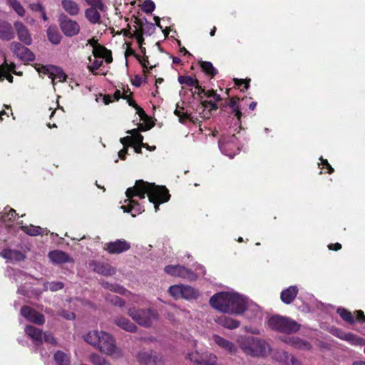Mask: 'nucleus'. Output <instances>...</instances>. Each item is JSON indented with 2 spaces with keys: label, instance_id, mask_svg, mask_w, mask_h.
<instances>
[{
  "label": "nucleus",
  "instance_id": "nucleus-1",
  "mask_svg": "<svg viewBox=\"0 0 365 365\" xmlns=\"http://www.w3.org/2000/svg\"><path fill=\"white\" fill-rule=\"evenodd\" d=\"M83 339L100 352L114 359H118L123 356V351L117 346L113 336L106 331L92 330L86 334Z\"/></svg>",
  "mask_w": 365,
  "mask_h": 365
},
{
  "label": "nucleus",
  "instance_id": "nucleus-2",
  "mask_svg": "<svg viewBox=\"0 0 365 365\" xmlns=\"http://www.w3.org/2000/svg\"><path fill=\"white\" fill-rule=\"evenodd\" d=\"M148 182L143 180H138L135 182V185L128 187L125 192L127 199L125 200L124 205L121 206V208L125 212H130L133 217L136 216L144 212L143 207L135 200L134 197H138L140 199H144L145 195L148 192Z\"/></svg>",
  "mask_w": 365,
  "mask_h": 365
},
{
  "label": "nucleus",
  "instance_id": "nucleus-3",
  "mask_svg": "<svg viewBox=\"0 0 365 365\" xmlns=\"http://www.w3.org/2000/svg\"><path fill=\"white\" fill-rule=\"evenodd\" d=\"M210 304L214 309L222 312L240 314L249 310L256 312L259 310L256 304L247 305L245 298H210Z\"/></svg>",
  "mask_w": 365,
  "mask_h": 365
},
{
  "label": "nucleus",
  "instance_id": "nucleus-4",
  "mask_svg": "<svg viewBox=\"0 0 365 365\" xmlns=\"http://www.w3.org/2000/svg\"><path fill=\"white\" fill-rule=\"evenodd\" d=\"M24 331L31 339L34 344V351L38 352L42 359H47L49 356V354L47 352L43 353L41 344L43 339V341L46 343L51 344L52 345H56L57 341L52 335V334L49 331H46L44 333L40 329L34 327L31 325H27Z\"/></svg>",
  "mask_w": 365,
  "mask_h": 365
},
{
  "label": "nucleus",
  "instance_id": "nucleus-5",
  "mask_svg": "<svg viewBox=\"0 0 365 365\" xmlns=\"http://www.w3.org/2000/svg\"><path fill=\"white\" fill-rule=\"evenodd\" d=\"M238 343L245 353L252 356H265L271 351L268 344L257 338L241 337Z\"/></svg>",
  "mask_w": 365,
  "mask_h": 365
},
{
  "label": "nucleus",
  "instance_id": "nucleus-6",
  "mask_svg": "<svg viewBox=\"0 0 365 365\" xmlns=\"http://www.w3.org/2000/svg\"><path fill=\"white\" fill-rule=\"evenodd\" d=\"M148 195L149 201L154 205L155 210H159L160 204L169 201L170 195L165 186L156 185L154 183L148 182Z\"/></svg>",
  "mask_w": 365,
  "mask_h": 365
},
{
  "label": "nucleus",
  "instance_id": "nucleus-7",
  "mask_svg": "<svg viewBox=\"0 0 365 365\" xmlns=\"http://www.w3.org/2000/svg\"><path fill=\"white\" fill-rule=\"evenodd\" d=\"M128 314L139 325L145 327H152L158 319L157 312L150 309L136 310L134 308H130Z\"/></svg>",
  "mask_w": 365,
  "mask_h": 365
},
{
  "label": "nucleus",
  "instance_id": "nucleus-8",
  "mask_svg": "<svg viewBox=\"0 0 365 365\" xmlns=\"http://www.w3.org/2000/svg\"><path fill=\"white\" fill-rule=\"evenodd\" d=\"M220 150L230 158H233L240 150L241 144L236 135H226L218 140Z\"/></svg>",
  "mask_w": 365,
  "mask_h": 365
},
{
  "label": "nucleus",
  "instance_id": "nucleus-9",
  "mask_svg": "<svg viewBox=\"0 0 365 365\" xmlns=\"http://www.w3.org/2000/svg\"><path fill=\"white\" fill-rule=\"evenodd\" d=\"M59 27L63 34L67 37H73L78 35L81 31L79 24L67 15L62 13L58 16Z\"/></svg>",
  "mask_w": 365,
  "mask_h": 365
},
{
  "label": "nucleus",
  "instance_id": "nucleus-10",
  "mask_svg": "<svg viewBox=\"0 0 365 365\" xmlns=\"http://www.w3.org/2000/svg\"><path fill=\"white\" fill-rule=\"evenodd\" d=\"M9 48L17 58L23 61H34L35 60L34 53L20 42H11Z\"/></svg>",
  "mask_w": 365,
  "mask_h": 365
},
{
  "label": "nucleus",
  "instance_id": "nucleus-11",
  "mask_svg": "<svg viewBox=\"0 0 365 365\" xmlns=\"http://www.w3.org/2000/svg\"><path fill=\"white\" fill-rule=\"evenodd\" d=\"M187 358L197 365H215L217 359L212 354H200L197 350L188 352Z\"/></svg>",
  "mask_w": 365,
  "mask_h": 365
},
{
  "label": "nucleus",
  "instance_id": "nucleus-12",
  "mask_svg": "<svg viewBox=\"0 0 365 365\" xmlns=\"http://www.w3.org/2000/svg\"><path fill=\"white\" fill-rule=\"evenodd\" d=\"M130 244L124 239L117 240L104 245L103 249L110 255H118L130 249Z\"/></svg>",
  "mask_w": 365,
  "mask_h": 365
},
{
  "label": "nucleus",
  "instance_id": "nucleus-13",
  "mask_svg": "<svg viewBox=\"0 0 365 365\" xmlns=\"http://www.w3.org/2000/svg\"><path fill=\"white\" fill-rule=\"evenodd\" d=\"M15 34L16 33L20 43L26 46H30L32 43V37L29 29L20 21H16L14 23Z\"/></svg>",
  "mask_w": 365,
  "mask_h": 365
},
{
  "label": "nucleus",
  "instance_id": "nucleus-14",
  "mask_svg": "<svg viewBox=\"0 0 365 365\" xmlns=\"http://www.w3.org/2000/svg\"><path fill=\"white\" fill-rule=\"evenodd\" d=\"M21 315L26 320L34 324L41 325L45 322L43 315L37 312L35 309L28 305L23 306L20 310Z\"/></svg>",
  "mask_w": 365,
  "mask_h": 365
},
{
  "label": "nucleus",
  "instance_id": "nucleus-15",
  "mask_svg": "<svg viewBox=\"0 0 365 365\" xmlns=\"http://www.w3.org/2000/svg\"><path fill=\"white\" fill-rule=\"evenodd\" d=\"M331 333L339 339L346 341L352 345L365 344V340L364 339L360 338L354 334L344 332L339 329L332 328L331 329Z\"/></svg>",
  "mask_w": 365,
  "mask_h": 365
},
{
  "label": "nucleus",
  "instance_id": "nucleus-16",
  "mask_svg": "<svg viewBox=\"0 0 365 365\" xmlns=\"http://www.w3.org/2000/svg\"><path fill=\"white\" fill-rule=\"evenodd\" d=\"M336 312L344 322L350 324H353L355 323V318L359 321H365V315L364 312L361 310H358L354 312V313H351V312L348 311L344 308L339 307L337 309Z\"/></svg>",
  "mask_w": 365,
  "mask_h": 365
},
{
  "label": "nucleus",
  "instance_id": "nucleus-17",
  "mask_svg": "<svg viewBox=\"0 0 365 365\" xmlns=\"http://www.w3.org/2000/svg\"><path fill=\"white\" fill-rule=\"evenodd\" d=\"M90 266L93 267V269L96 273L103 276H113L116 273L115 267L108 262L92 261L90 263Z\"/></svg>",
  "mask_w": 365,
  "mask_h": 365
},
{
  "label": "nucleus",
  "instance_id": "nucleus-18",
  "mask_svg": "<svg viewBox=\"0 0 365 365\" xmlns=\"http://www.w3.org/2000/svg\"><path fill=\"white\" fill-rule=\"evenodd\" d=\"M138 361L144 365H162L163 357L153 352L142 351L138 354Z\"/></svg>",
  "mask_w": 365,
  "mask_h": 365
},
{
  "label": "nucleus",
  "instance_id": "nucleus-19",
  "mask_svg": "<svg viewBox=\"0 0 365 365\" xmlns=\"http://www.w3.org/2000/svg\"><path fill=\"white\" fill-rule=\"evenodd\" d=\"M164 270L167 274L174 277L190 278L195 275L194 272L192 270L179 264L167 265L165 267Z\"/></svg>",
  "mask_w": 365,
  "mask_h": 365
},
{
  "label": "nucleus",
  "instance_id": "nucleus-20",
  "mask_svg": "<svg viewBox=\"0 0 365 365\" xmlns=\"http://www.w3.org/2000/svg\"><path fill=\"white\" fill-rule=\"evenodd\" d=\"M168 292L171 297H197L195 289L189 286L173 285L169 287Z\"/></svg>",
  "mask_w": 365,
  "mask_h": 365
},
{
  "label": "nucleus",
  "instance_id": "nucleus-21",
  "mask_svg": "<svg viewBox=\"0 0 365 365\" xmlns=\"http://www.w3.org/2000/svg\"><path fill=\"white\" fill-rule=\"evenodd\" d=\"M14 26L4 19H0V39L4 41H10L15 37Z\"/></svg>",
  "mask_w": 365,
  "mask_h": 365
},
{
  "label": "nucleus",
  "instance_id": "nucleus-22",
  "mask_svg": "<svg viewBox=\"0 0 365 365\" xmlns=\"http://www.w3.org/2000/svg\"><path fill=\"white\" fill-rule=\"evenodd\" d=\"M240 101V98L237 97H232L229 102L222 103L221 104V109L224 110L227 107H229L230 109V113H232L238 120L239 122H240L241 117L242 115V112L238 106V101Z\"/></svg>",
  "mask_w": 365,
  "mask_h": 365
},
{
  "label": "nucleus",
  "instance_id": "nucleus-23",
  "mask_svg": "<svg viewBox=\"0 0 365 365\" xmlns=\"http://www.w3.org/2000/svg\"><path fill=\"white\" fill-rule=\"evenodd\" d=\"M272 357L284 365H299V361L292 356H289L286 351H276Z\"/></svg>",
  "mask_w": 365,
  "mask_h": 365
},
{
  "label": "nucleus",
  "instance_id": "nucleus-24",
  "mask_svg": "<svg viewBox=\"0 0 365 365\" xmlns=\"http://www.w3.org/2000/svg\"><path fill=\"white\" fill-rule=\"evenodd\" d=\"M48 256L54 264H63L71 261L70 256L66 252L61 250L51 251Z\"/></svg>",
  "mask_w": 365,
  "mask_h": 365
},
{
  "label": "nucleus",
  "instance_id": "nucleus-25",
  "mask_svg": "<svg viewBox=\"0 0 365 365\" xmlns=\"http://www.w3.org/2000/svg\"><path fill=\"white\" fill-rule=\"evenodd\" d=\"M200 108L202 110V112H200V117L208 118L211 111L217 110L219 106L212 101H201Z\"/></svg>",
  "mask_w": 365,
  "mask_h": 365
},
{
  "label": "nucleus",
  "instance_id": "nucleus-26",
  "mask_svg": "<svg viewBox=\"0 0 365 365\" xmlns=\"http://www.w3.org/2000/svg\"><path fill=\"white\" fill-rule=\"evenodd\" d=\"M61 6L70 16H76L80 12L79 5L73 0H62Z\"/></svg>",
  "mask_w": 365,
  "mask_h": 365
},
{
  "label": "nucleus",
  "instance_id": "nucleus-27",
  "mask_svg": "<svg viewBox=\"0 0 365 365\" xmlns=\"http://www.w3.org/2000/svg\"><path fill=\"white\" fill-rule=\"evenodd\" d=\"M98 8L89 7L85 10V17L92 24H99L101 16Z\"/></svg>",
  "mask_w": 365,
  "mask_h": 365
},
{
  "label": "nucleus",
  "instance_id": "nucleus-28",
  "mask_svg": "<svg viewBox=\"0 0 365 365\" xmlns=\"http://www.w3.org/2000/svg\"><path fill=\"white\" fill-rule=\"evenodd\" d=\"M0 256L4 259L16 261H21L25 258V256L20 251L11 249H4L1 251Z\"/></svg>",
  "mask_w": 365,
  "mask_h": 365
},
{
  "label": "nucleus",
  "instance_id": "nucleus-29",
  "mask_svg": "<svg viewBox=\"0 0 365 365\" xmlns=\"http://www.w3.org/2000/svg\"><path fill=\"white\" fill-rule=\"evenodd\" d=\"M46 33H47L48 39L51 43H53L54 45H58L61 43L62 36H61V34L59 33L56 26H49L47 29Z\"/></svg>",
  "mask_w": 365,
  "mask_h": 365
},
{
  "label": "nucleus",
  "instance_id": "nucleus-30",
  "mask_svg": "<svg viewBox=\"0 0 365 365\" xmlns=\"http://www.w3.org/2000/svg\"><path fill=\"white\" fill-rule=\"evenodd\" d=\"M212 340L220 348L227 351L233 352L235 350V347L232 343L218 335H214L212 336Z\"/></svg>",
  "mask_w": 365,
  "mask_h": 365
},
{
  "label": "nucleus",
  "instance_id": "nucleus-31",
  "mask_svg": "<svg viewBox=\"0 0 365 365\" xmlns=\"http://www.w3.org/2000/svg\"><path fill=\"white\" fill-rule=\"evenodd\" d=\"M19 224L21 225V230L30 236H37L43 234V229L39 226L33 225H23V221L19 222Z\"/></svg>",
  "mask_w": 365,
  "mask_h": 365
},
{
  "label": "nucleus",
  "instance_id": "nucleus-32",
  "mask_svg": "<svg viewBox=\"0 0 365 365\" xmlns=\"http://www.w3.org/2000/svg\"><path fill=\"white\" fill-rule=\"evenodd\" d=\"M199 64L202 71L207 76L213 78L217 73V69L210 61H199Z\"/></svg>",
  "mask_w": 365,
  "mask_h": 365
},
{
  "label": "nucleus",
  "instance_id": "nucleus-33",
  "mask_svg": "<svg viewBox=\"0 0 365 365\" xmlns=\"http://www.w3.org/2000/svg\"><path fill=\"white\" fill-rule=\"evenodd\" d=\"M283 323H286V317L281 316L272 317L268 321L269 327L279 331H282Z\"/></svg>",
  "mask_w": 365,
  "mask_h": 365
},
{
  "label": "nucleus",
  "instance_id": "nucleus-34",
  "mask_svg": "<svg viewBox=\"0 0 365 365\" xmlns=\"http://www.w3.org/2000/svg\"><path fill=\"white\" fill-rule=\"evenodd\" d=\"M285 342L299 349H309L310 348V344L307 341L295 336L287 338Z\"/></svg>",
  "mask_w": 365,
  "mask_h": 365
},
{
  "label": "nucleus",
  "instance_id": "nucleus-35",
  "mask_svg": "<svg viewBox=\"0 0 365 365\" xmlns=\"http://www.w3.org/2000/svg\"><path fill=\"white\" fill-rule=\"evenodd\" d=\"M300 325L298 323L286 317V323H283L281 332L290 334L298 331Z\"/></svg>",
  "mask_w": 365,
  "mask_h": 365
},
{
  "label": "nucleus",
  "instance_id": "nucleus-36",
  "mask_svg": "<svg viewBox=\"0 0 365 365\" xmlns=\"http://www.w3.org/2000/svg\"><path fill=\"white\" fill-rule=\"evenodd\" d=\"M115 323L126 331L133 332L136 330V326L126 318H118L115 320Z\"/></svg>",
  "mask_w": 365,
  "mask_h": 365
},
{
  "label": "nucleus",
  "instance_id": "nucleus-37",
  "mask_svg": "<svg viewBox=\"0 0 365 365\" xmlns=\"http://www.w3.org/2000/svg\"><path fill=\"white\" fill-rule=\"evenodd\" d=\"M52 71L51 72L50 78L52 79L53 83H54L55 79H58L59 82H64L67 78L66 74L63 72V69L60 67L55 66L51 68Z\"/></svg>",
  "mask_w": 365,
  "mask_h": 365
},
{
  "label": "nucleus",
  "instance_id": "nucleus-38",
  "mask_svg": "<svg viewBox=\"0 0 365 365\" xmlns=\"http://www.w3.org/2000/svg\"><path fill=\"white\" fill-rule=\"evenodd\" d=\"M6 2L19 16H25L26 11L18 0H6Z\"/></svg>",
  "mask_w": 365,
  "mask_h": 365
},
{
  "label": "nucleus",
  "instance_id": "nucleus-39",
  "mask_svg": "<svg viewBox=\"0 0 365 365\" xmlns=\"http://www.w3.org/2000/svg\"><path fill=\"white\" fill-rule=\"evenodd\" d=\"M54 360L58 365H69L70 358L66 353L58 351L54 354Z\"/></svg>",
  "mask_w": 365,
  "mask_h": 365
},
{
  "label": "nucleus",
  "instance_id": "nucleus-40",
  "mask_svg": "<svg viewBox=\"0 0 365 365\" xmlns=\"http://www.w3.org/2000/svg\"><path fill=\"white\" fill-rule=\"evenodd\" d=\"M219 323L228 329H235L239 327V322L227 317H222L219 319Z\"/></svg>",
  "mask_w": 365,
  "mask_h": 365
},
{
  "label": "nucleus",
  "instance_id": "nucleus-41",
  "mask_svg": "<svg viewBox=\"0 0 365 365\" xmlns=\"http://www.w3.org/2000/svg\"><path fill=\"white\" fill-rule=\"evenodd\" d=\"M178 80L180 84H185L190 87H195L199 81L197 78L190 76H180Z\"/></svg>",
  "mask_w": 365,
  "mask_h": 365
},
{
  "label": "nucleus",
  "instance_id": "nucleus-42",
  "mask_svg": "<svg viewBox=\"0 0 365 365\" xmlns=\"http://www.w3.org/2000/svg\"><path fill=\"white\" fill-rule=\"evenodd\" d=\"M298 291L297 286H290L281 292L280 297H297Z\"/></svg>",
  "mask_w": 365,
  "mask_h": 365
},
{
  "label": "nucleus",
  "instance_id": "nucleus-43",
  "mask_svg": "<svg viewBox=\"0 0 365 365\" xmlns=\"http://www.w3.org/2000/svg\"><path fill=\"white\" fill-rule=\"evenodd\" d=\"M104 287L106 288L113 291V292H115V293H118V294H120L122 295L126 294L127 290L124 287L119 286L118 284H110L108 283H106Z\"/></svg>",
  "mask_w": 365,
  "mask_h": 365
},
{
  "label": "nucleus",
  "instance_id": "nucleus-44",
  "mask_svg": "<svg viewBox=\"0 0 365 365\" xmlns=\"http://www.w3.org/2000/svg\"><path fill=\"white\" fill-rule=\"evenodd\" d=\"M127 133L131 135L133 143H142L143 141V136L139 133L138 129H132L127 131Z\"/></svg>",
  "mask_w": 365,
  "mask_h": 365
},
{
  "label": "nucleus",
  "instance_id": "nucleus-45",
  "mask_svg": "<svg viewBox=\"0 0 365 365\" xmlns=\"http://www.w3.org/2000/svg\"><path fill=\"white\" fill-rule=\"evenodd\" d=\"M16 64L14 63H8L6 56H4V63L0 65V71H6L7 72L16 73Z\"/></svg>",
  "mask_w": 365,
  "mask_h": 365
},
{
  "label": "nucleus",
  "instance_id": "nucleus-46",
  "mask_svg": "<svg viewBox=\"0 0 365 365\" xmlns=\"http://www.w3.org/2000/svg\"><path fill=\"white\" fill-rule=\"evenodd\" d=\"M108 51V49L102 45H99L94 46V49H93V54L95 58H102L105 53Z\"/></svg>",
  "mask_w": 365,
  "mask_h": 365
},
{
  "label": "nucleus",
  "instance_id": "nucleus-47",
  "mask_svg": "<svg viewBox=\"0 0 365 365\" xmlns=\"http://www.w3.org/2000/svg\"><path fill=\"white\" fill-rule=\"evenodd\" d=\"M86 4L90 7L98 8L101 11H104L106 6L103 3L102 0H85Z\"/></svg>",
  "mask_w": 365,
  "mask_h": 365
},
{
  "label": "nucleus",
  "instance_id": "nucleus-48",
  "mask_svg": "<svg viewBox=\"0 0 365 365\" xmlns=\"http://www.w3.org/2000/svg\"><path fill=\"white\" fill-rule=\"evenodd\" d=\"M155 8V3L151 0H145L142 5V10L147 13H152Z\"/></svg>",
  "mask_w": 365,
  "mask_h": 365
},
{
  "label": "nucleus",
  "instance_id": "nucleus-49",
  "mask_svg": "<svg viewBox=\"0 0 365 365\" xmlns=\"http://www.w3.org/2000/svg\"><path fill=\"white\" fill-rule=\"evenodd\" d=\"M102 65L103 61L95 59L91 65H88V68L93 75H97L98 73H96L95 71L100 68Z\"/></svg>",
  "mask_w": 365,
  "mask_h": 365
},
{
  "label": "nucleus",
  "instance_id": "nucleus-50",
  "mask_svg": "<svg viewBox=\"0 0 365 365\" xmlns=\"http://www.w3.org/2000/svg\"><path fill=\"white\" fill-rule=\"evenodd\" d=\"M250 81H251L250 78H245V79L234 78L235 86L240 88L241 86L244 85V88L245 90H247L249 88Z\"/></svg>",
  "mask_w": 365,
  "mask_h": 365
},
{
  "label": "nucleus",
  "instance_id": "nucleus-51",
  "mask_svg": "<svg viewBox=\"0 0 365 365\" xmlns=\"http://www.w3.org/2000/svg\"><path fill=\"white\" fill-rule=\"evenodd\" d=\"M212 297H242L239 293L232 290V291H226V292H220L214 294Z\"/></svg>",
  "mask_w": 365,
  "mask_h": 365
},
{
  "label": "nucleus",
  "instance_id": "nucleus-52",
  "mask_svg": "<svg viewBox=\"0 0 365 365\" xmlns=\"http://www.w3.org/2000/svg\"><path fill=\"white\" fill-rule=\"evenodd\" d=\"M127 48L125 51V56L128 58V56H133L137 60L140 59V55L137 54L135 51L131 48L130 43H126Z\"/></svg>",
  "mask_w": 365,
  "mask_h": 365
},
{
  "label": "nucleus",
  "instance_id": "nucleus-53",
  "mask_svg": "<svg viewBox=\"0 0 365 365\" xmlns=\"http://www.w3.org/2000/svg\"><path fill=\"white\" fill-rule=\"evenodd\" d=\"M145 26L144 27V34L151 35L155 30V25L144 19Z\"/></svg>",
  "mask_w": 365,
  "mask_h": 365
},
{
  "label": "nucleus",
  "instance_id": "nucleus-54",
  "mask_svg": "<svg viewBox=\"0 0 365 365\" xmlns=\"http://www.w3.org/2000/svg\"><path fill=\"white\" fill-rule=\"evenodd\" d=\"M104 358L97 354H92L89 356V361L93 365H99Z\"/></svg>",
  "mask_w": 365,
  "mask_h": 365
},
{
  "label": "nucleus",
  "instance_id": "nucleus-55",
  "mask_svg": "<svg viewBox=\"0 0 365 365\" xmlns=\"http://www.w3.org/2000/svg\"><path fill=\"white\" fill-rule=\"evenodd\" d=\"M144 31H142L141 30H135L134 31V38L137 40L138 43L139 44V46H143L144 44V38H143Z\"/></svg>",
  "mask_w": 365,
  "mask_h": 365
},
{
  "label": "nucleus",
  "instance_id": "nucleus-56",
  "mask_svg": "<svg viewBox=\"0 0 365 365\" xmlns=\"http://www.w3.org/2000/svg\"><path fill=\"white\" fill-rule=\"evenodd\" d=\"M321 160V164L322 165V169H327V173L329 174H331L334 173V170L331 167V165L329 163L328 160L327 159H324L322 157L319 158Z\"/></svg>",
  "mask_w": 365,
  "mask_h": 365
},
{
  "label": "nucleus",
  "instance_id": "nucleus-57",
  "mask_svg": "<svg viewBox=\"0 0 365 365\" xmlns=\"http://www.w3.org/2000/svg\"><path fill=\"white\" fill-rule=\"evenodd\" d=\"M197 119L196 118L195 120L194 119V118L192 116H191L190 114H188L187 112H185L182 115H180V118H179V120L180 123H185V122L187 120H189V121H191L193 123H195Z\"/></svg>",
  "mask_w": 365,
  "mask_h": 365
},
{
  "label": "nucleus",
  "instance_id": "nucleus-58",
  "mask_svg": "<svg viewBox=\"0 0 365 365\" xmlns=\"http://www.w3.org/2000/svg\"><path fill=\"white\" fill-rule=\"evenodd\" d=\"M1 218L2 220H6L5 216L6 215L9 217V220H13L15 217L17 215L16 210L13 208H10L7 213L4 212V214L1 213Z\"/></svg>",
  "mask_w": 365,
  "mask_h": 365
},
{
  "label": "nucleus",
  "instance_id": "nucleus-59",
  "mask_svg": "<svg viewBox=\"0 0 365 365\" xmlns=\"http://www.w3.org/2000/svg\"><path fill=\"white\" fill-rule=\"evenodd\" d=\"M54 67V66H41L37 70L39 73H42L43 74H47L48 77H51V72L52 71L51 68Z\"/></svg>",
  "mask_w": 365,
  "mask_h": 365
},
{
  "label": "nucleus",
  "instance_id": "nucleus-60",
  "mask_svg": "<svg viewBox=\"0 0 365 365\" xmlns=\"http://www.w3.org/2000/svg\"><path fill=\"white\" fill-rule=\"evenodd\" d=\"M136 113L139 115L143 120H150L148 115L146 114L145 110L140 107L138 106L136 108Z\"/></svg>",
  "mask_w": 365,
  "mask_h": 365
},
{
  "label": "nucleus",
  "instance_id": "nucleus-61",
  "mask_svg": "<svg viewBox=\"0 0 365 365\" xmlns=\"http://www.w3.org/2000/svg\"><path fill=\"white\" fill-rule=\"evenodd\" d=\"M120 141L123 145V147H127L128 148L129 146H132L134 144L133 142V138L130 136L121 138Z\"/></svg>",
  "mask_w": 365,
  "mask_h": 365
},
{
  "label": "nucleus",
  "instance_id": "nucleus-62",
  "mask_svg": "<svg viewBox=\"0 0 365 365\" xmlns=\"http://www.w3.org/2000/svg\"><path fill=\"white\" fill-rule=\"evenodd\" d=\"M153 126L154 123L148 120V122H145V124L140 123L138 130V131H146L152 128Z\"/></svg>",
  "mask_w": 365,
  "mask_h": 365
},
{
  "label": "nucleus",
  "instance_id": "nucleus-63",
  "mask_svg": "<svg viewBox=\"0 0 365 365\" xmlns=\"http://www.w3.org/2000/svg\"><path fill=\"white\" fill-rule=\"evenodd\" d=\"M63 288V284L61 282H53L50 283L49 289L51 291H57Z\"/></svg>",
  "mask_w": 365,
  "mask_h": 365
},
{
  "label": "nucleus",
  "instance_id": "nucleus-64",
  "mask_svg": "<svg viewBox=\"0 0 365 365\" xmlns=\"http://www.w3.org/2000/svg\"><path fill=\"white\" fill-rule=\"evenodd\" d=\"M29 8L31 11H34V12H41L43 11L44 9V7L43 6V5L40 3H36V4H31L29 5Z\"/></svg>",
  "mask_w": 365,
  "mask_h": 365
}]
</instances>
